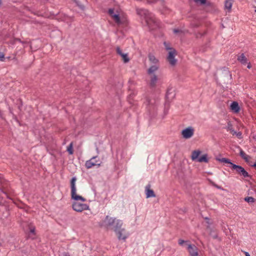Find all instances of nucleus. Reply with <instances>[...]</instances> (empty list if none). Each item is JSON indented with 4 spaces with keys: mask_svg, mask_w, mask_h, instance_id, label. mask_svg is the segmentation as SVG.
<instances>
[{
    "mask_svg": "<svg viewBox=\"0 0 256 256\" xmlns=\"http://www.w3.org/2000/svg\"><path fill=\"white\" fill-rule=\"evenodd\" d=\"M186 242V241H185L184 240H178V244L180 246H182Z\"/></svg>",
    "mask_w": 256,
    "mask_h": 256,
    "instance_id": "7c9ffc66",
    "label": "nucleus"
},
{
    "mask_svg": "<svg viewBox=\"0 0 256 256\" xmlns=\"http://www.w3.org/2000/svg\"><path fill=\"white\" fill-rule=\"evenodd\" d=\"M215 186H216V188H218V189H221V188H220V186H217V185H215Z\"/></svg>",
    "mask_w": 256,
    "mask_h": 256,
    "instance_id": "4c0bfd02",
    "label": "nucleus"
},
{
    "mask_svg": "<svg viewBox=\"0 0 256 256\" xmlns=\"http://www.w3.org/2000/svg\"><path fill=\"white\" fill-rule=\"evenodd\" d=\"M187 249L190 256H198V248L194 244H188Z\"/></svg>",
    "mask_w": 256,
    "mask_h": 256,
    "instance_id": "9d476101",
    "label": "nucleus"
},
{
    "mask_svg": "<svg viewBox=\"0 0 256 256\" xmlns=\"http://www.w3.org/2000/svg\"><path fill=\"white\" fill-rule=\"evenodd\" d=\"M240 156L246 162H248L250 158V156L246 154V153L241 148H240Z\"/></svg>",
    "mask_w": 256,
    "mask_h": 256,
    "instance_id": "4be33fe9",
    "label": "nucleus"
},
{
    "mask_svg": "<svg viewBox=\"0 0 256 256\" xmlns=\"http://www.w3.org/2000/svg\"><path fill=\"white\" fill-rule=\"evenodd\" d=\"M175 96V94L174 93V90L172 88H168L166 94V102H169L170 100H171L172 98H174Z\"/></svg>",
    "mask_w": 256,
    "mask_h": 256,
    "instance_id": "ddd939ff",
    "label": "nucleus"
},
{
    "mask_svg": "<svg viewBox=\"0 0 256 256\" xmlns=\"http://www.w3.org/2000/svg\"><path fill=\"white\" fill-rule=\"evenodd\" d=\"M16 41H18V42H21V40H20V39H18V38H16Z\"/></svg>",
    "mask_w": 256,
    "mask_h": 256,
    "instance_id": "58836bf2",
    "label": "nucleus"
},
{
    "mask_svg": "<svg viewBox=\"0 0 256 256\" xmlns=\"http://www.w3.org/2000/svg\"><path fill=\"white\" fill-rule=\"evenodd\" d=\"M226 129L228 131H230L233 135L236 134L238 138H241L242 133L240 132H236L234 131L232 124L230 122L228 124Z\"/></svg>",
    "mask_w": 256,
    "mask_h": 256,
    "instance_id": "4468645a",
    "label": "nucleus"
},
{
    "mask_svg": "<svg viewBox=\"0 0 256 256\" xmlns=\"http://www.w3.org/2000/svg\"><path fill=\"white\" fill-rule=\"evenodd\" d=\"M237 59L242 64H247V58L245 56L244 54H242L238 56Z\"/></svg>",
    "mask_w": 256,
    "mask_h": 256,
    "instance_id": "6ab92c4d",
    "label": "nucleus"
},
{
    "mask_svg": "<svg viewBox=\"0 0 256 256\" xmlns=\"http://www.w3.org/2000/svg\"><path fill=\"white\" fill-rule=\"evenodd\" d=\"M112 18L114 20L115 22L118 24H124L125 22V20L123 18H121L118 14H116L112 15Z\"/></svg>",
    "mask_w": 256,
    "mask_h": 256,
    "instance_id": "2eb2a0df",
    "label": "nucleus"
},
{
    "mask_svg": "<svg viewBox=\"0 0 256 256\" xmlns=\"http://www.w3.org/2000/svg\"><path fill=\"white\" fill-rule=\"evenodd\" d=\"M136 11V14L145 20L150 29L154 30L158 26V22L153 14L142 8H138Z\"/></svg>",
    "mask_w": 256,
    "mask_h": 256,
    "instance_id": "f03ea898",
    "label": "nucleus"
},
{
    "mask_svg": "<svg viewBox=\"0 0 256 256\" xmlns=\"http://www.w3.org/2000/svg\"><path fill=\"white\" fill-rule=\"evenodd\" d=\"M4 54L0 52V60L4 61Z\"/></svg>",
    "mask_w": 256,
    "mask_h": 256,
    "instance_id": "2f4dec72",
    "label": "nucleus"
},
{
    "mask_svg": "<svg viewBox=\"0 0 256 256\" xmlns=\"http://www.w3.org/2000/svg\"><path fill=\"white\" fill-rule=\"evenodd\" d=\"M218 160L221 162L230 164L231 168H232V164H234L229 159L226 158H222L218 159Z\"/></svg>",
    "mask_w": 256,
    "mask_h": 256,
    "instance_id": "5701e85b",
    "label": "nucleus"
},
{
    "mask_svg": "<svg viewBox=\"0 0 256 256\" xmlns=\"http://www.w3.org/2000/svg\"><path fill=\"white\" fill-rule=\"evenodd\" d=\"M194 134V129L192 127H188L182 131V138L185 139H188L192 138Z\"/></svg>",
    "mask_w": 256,
    "mask_h": 256,
    "instance_id": "1a4fd4ad",
    "label": "nucleus"
},
{
    "mask_svg": "<svg viewBox=\"0 0 256 256\" xmlns=\"http://www.w3.org/2000/svg\"><path fill=\"white\" fill-rule=\"evenodd\" d=\"M145 191L146 198L156 197L154 190L150 189V184L146 186Z\"/></svg>",
    "mask_w": 256,
    "mask_h": 256,
    "instance_id": "9b49d317",
    "label": "nucleus"
},
{
    "mask_svg": "<svg viewBox=\"0 0 256 256\" xmlns=\"http://www.w3.org/2000/svg\"><path fill=\"white\" fill-rule=\"evenodd\" d=\"M201 154V151L200 150H194L192 152L191 158L193 161H196L199 162H208V158L207 154H204L200 157H198Z\"/></svg>",
    "mask_w": 256,
    "mask_h": 256,
    "instance_id": "39448f33",
    "label": "nucleus"
},
{
    "mask_svg": "<svg viewBox=\"0 0 256 256\" xmlns=\"http://www.w3.org/2000/svg\"><path fill=\"white\" fill-rule=\"evenodd\" d=\"M176 55V50L174 49H170V50L168 52L167 60L172 66H174L177 62V60L175 58Z\"/></svg>",
    "mask_w": 256,
    "mask_h": 256,
    "instance_id": "6e6552de",
    "label": "nucleus"
},
{
    "mask_svg": "<svg viewBox=\"0 0 256 256\" xmlns=\"http://www.w3.org/2000/svg\"><path fill=\"white\" fill-rule=\"evenodd\" d=\"M232 169L236 170L238 174L243 176L244 178H248L250 176V174L244 168L240 166L232 164Z\"/></svg>",
    "mask_w": 256,
    "mask_h": 256,
    "instance_id": "0eeeda50",
    "label": "nucleus"
},
{
    "mask_svg": "<svg viewBox=\"0 0 256 256\" xmlns=\"http://www.w3.org/2000/svg\"><path fill=\"white\" fill-rule=\"evenodd\" d=\"M159 68V64H151L148 70V74H152Z\"/></svg>",
    "mask_w": 256,
    "mask_h": 256,
    "instance_id": "f3484780",
    "label": "nucleus"
},
{
    "mask_svg": "<svg viewBox=\"0 0 256 256\" xmlns=\"http://www.w3.org/2000/svg\"><path fill=\"white\" fill-rule=\"evenodd\" d=\"M96 157L97 156H93L91 159L87 160L86 162L85 166L87 168L89 169L92 168L93 166L100 165V164H97L96 162L94 161Z\"/></svg>",
    "mask_w": 256,
    "mask_h": 256,
    "instance_id": "f8f14e48",
    "label": "nucleus"
},
{
    "mask_svg": "<svg viewBox=\"0 0 256 256\" xmlns=\"http://www.w3.org/2000/svg\"><path fill=\"white\" fill-rule=\"evenodd\" d=\"M232 5V0H226L224 2V8L228 11L231 10Z\"/></svg>",
    "mask_w": 256,
    "mask_h": 256,
    "instance_id": "412c9836",
    "label": "nucleus"
},
{
    "mask_svg": "<svg viewBox=\"0 0 256 256\" xmlns=\"http://www.w3.org/2000/svg\"><path fill=\"white\" fill-rule=\"evenodd\" d=\"M230 108L232 112H238L240 111V108L238 103L236 102H233L230 104Z\"/></svg>",
    "mask_w": 256,
    "mask_h": 256,
    "instance_id": "a211bd4d",
    "label": "nucleus"
},
{
    "mask_svg": "<svg viewBox=\"0 0 256 256\" xmlns=\"http://www.w3.org/2000/svg\"><path fill=\"white\" fill-rule=\"evenodd\" d=\"M108 14L112 18V15L115 14L114 13V8H110L108 10Z\"/></svg>",
    "mask_w": 256,
    "mask_h": 256,
    "instance_id": "cd10ccee",
    "label": "nucleus"
},
{
    "mask_svg": "<svg viewBox=\"0 0 256 256\" xmlns=\"http://www.w3.org/2000/svg\"><path fill=\"white\" fill-rule=\"evenodd\" d=\"M146 108L150 114H153L157 109L158 104V100L154 98L146 97L144 102Z\"/></svg>",
    "mask_w": 256,
    "mask_h": 256,
    "instance_id": "7ed1b4c3",
    "label": "nucleus"
},
{
    "mask_svg": "<svg viewBox=\"0 0 256 256\" xmlns=\"http://www.w3.org/2000/svg\"><path fill=\"white\" fill-rule=\"evenodd\" d=\"M196 3H199L201 4H204L206 3V0H194Z\"/></svg>",
    "mask_w": 256,
    "mask_h": 256,
    "instance_id": "c85d7f7f",
    "label": "nucleus"
},
{
    "mask_svg": "<svg viewBox=\"0 0 256 256\" xmlns=\"http://www.w3.org/2000/svg\"><path fill=\"white\" fill-rule=\"evenodd\" d=\"M72 209L78 212H82L84 210H88L89 206L86 204L80 203L78 202H74L72 203Z\"/></svg>",
    "mask_w": 256,
    "mask_h": 256,
    "instance_id": "423d86ee",
    "label": "nucleus"
},
{
    "mask_svg": "<svg viewBox=\"0 0 256 256\" xmlns=\"http://www.w3.org/2000/svg\"><path fill=\"white\" fill-rule=\"evenodd\" d=\"M73 148V142H71L68 146L67 147L66 150L70 154H72L74 153V151L72 150Z\"/></svg>",
    "mask_w": 256,
    "mask_h": 256,
    "instance_id": "b1692460",
    "label": "nucleus"
},
{
    "mask_svg": "<svg viewBox=\"0 0 256 256\" xmlns=\"http://www.w3.org/2000/svg\"><path fill=\"white\" fill-rule=\"evenodd\" d=\"M253 166L256 168V163H255L254 164H253Z\"/></svg>",
    "mask_w": 256,
    "mask_h": 256,
    "instance_id": "a19ab883",
    "label": "nucleus"
},
{
    "mask_svg": "<svg viewBox=\"0 0 256 256\" xmlns=\"http://www.w3.org/2000/svg\"><path fill=\"white\" fill-rule=\"evenodd\" d=\"M244 200L248 203H252L254 202L255 199L252 196H248L244 198Z\"/></svg>",
    "mask_w": 256,
    "mask_h": 256,
    "instance_id": "393cba45",
    "label": "nucleus"
},
{
    "mask_svg": "<svg viewBox=\"0 0 256 256\" xmlns=\"http://www.w3.org/2000/svg\"><path fill=\"white\" fill-rule=\"evenodd\" d=\"M0 190L1 191V192L4 193V194H6L2 190Z\"/></svg>",
    "mask_w": 256,
    "mask_h": 256,
    "instance_id": "79ce46f5",
    "label": "nucleus"
},
{
    "mask_svg": "<svg viewBox=\"0 0 256 256\" xmlns=\"http://www.w3.org/2000/svg\"><path fill=\"white\" fill-rule=\"evenodd\" d=\"M164 45L165 46L166 50H169L170 51V49H174L173 48H170L169 46V44L168 43H166V42H164Z\"/></svg>",
    "mask_w": 256,
    "mask_h": 256,
    "instance_id": "c756f323",
    "label": "nucleus"
},
{
    "mask_svg": "<svg viewBox=\"0 0 256 256\" xmlns=\"http://www.w3.org/2000/svg\"><path fill=\"white\" fill-rule=\"evenodd\" d=\"M148 59L150 62V64H158V60L156 57L152 54L148 55Z\"/></svg>",
    "mask_w": 256,
    "mask_h": 256,
    "instance_id": "aec40b11",
    "label": "nucleus"
},
{
    "mask_svg": "<svg viewBox=\"0 0 256 256\" xmlns=\"http://www.w3.org/2000/svg\"><path fill=\"white\" fill-rule=\"evenodd\" d=\"M247 64H248V66H247L248 68L250 69L252 68L250 62H248V63L247 62Z\"/></svg>",
    "mask_w": 256,
    "mask_h": 256,
    "instance_id": "f704fd0d",
    "label": "nucleus"
},
{
    "mask_svg": "<svg viewBox=\"0 0 256 256\" xmlns=\"http://www.w3.org/2000/svg\"><path fill=\"white\" fill-rule=\"evenodd\" d=\"M76 178L73 177L70 180V188H71V197L72 198L76 201L85 202L86 199L82 196L78 195L76 194Z\"/></svg>",
    "mask_w": 256,
    "mask_h": 256,
    "instance_id": "20e7f679",
    "label": "nucleus"
},
{
    "mask_svg": "<svg viewBox=\"0 0 256 256\" xmlns=\"http://www.w3.org/2000/svg\"><path fill=\"white\" fill-rule=\"evenodd\" d=\"M173 32L174 33L176 34V33L179 32H180V30L178 29H174Z\"/></svg>",
    "mask_w": 256,
    "mask_h": 256,
    "instance_id": "72a5a7b5",
    "label": "nucleus"
},
{
    "mask_svg": "<svg viewBox=\"0 0 256 256\" xmlns=\"http://www.w3.org/2000/svg\"><path fill=\"white\" fill-rule=\"evenodd\" d=\"M217 237H218L217 236H214V238H216Z\"/></svg>",
    "mask_w": 256,
    "mask_h": 256,
    "instance_id": "c03bdc74",
    "label": "nucleus"
},
{
    "mask_svg": "<svg viewBox=\"0 0 256 256\" xmlns=\"http://www.w3.org/2000/svg\"><path fill=\"white\" fill-rule=\"evenodd\" d=\"M150 85L152 88H154L158 80V76L154 74H150Z\"/></svg>",
    "mask_w": 256,
    "mask_h": 256,
    "instance_id": "dca6fc26",
    "label": "nucleus"
},
{
    "mask_svg": "<svg viewBox=\"0 0 256 256\" xmlns=\"http://www.w3.org/2000/svg\"><path fill=\"white\" fill-rule=\"evenodd\" d=\"M104 222L106 226H113L114 230L116 234L118 240L125 241L129 236L128 232H126L124 228H122L123 224L122 220L107 216Z\"/></svg>",
    "mask_w": 256,
    "mask_h": 256,
    "instance_id": "f257e3e1",
    "label": "nucleus"
},
{
    "mask_svg": "<svg viewBox=\"0 0 256 256\" xmlns=\"http://www.w3.org/2000/svg\"><path fill=\"white\" fill-rule=\"evenodd\" d=\"M2 111L0 110V116H2Z\"/></svg>",
    "mask_w": 256,
    "mask_h": 256,
    "instance_id": "ea45409f",
    "label": "nucleus"
},
{
    "mask_svg": "<svg viewBox=\"0 0 256 256\" xmlns=\"http://www.w3.org/2000/svg\"><path fill=\"white\" fill-rule=\"evenodd\" d=\"M2 4V0H0V5Z\"/></svg>",
    "mask_w": 256,
    "mask_h": 256,
    "instance_id": "37998d69",
    "label": "nucleus"
},
{
    "mask_svg": "<svg viewBox=\"0 0 256 256\" xmlns=\"http://www.w3.org/2000/svg\"><path fill=\"white\" fill-rule=\"evenodd\" d=\"M244 254H245L246 256H248L250 254L249 253L247 252H244Z\"/></svg>",
    "mask_w": 256,
    "mask_h": 256,
    "instance_id": "c9c22d12",
    "label": "nucleus"
},
{
    "mask_svg": "<svg viewBox=\"0 0 256 256\" xmlns=\"http://www.w3.org/2000/svg\"><path fill=\"white\" fill-rule=\"evenodd\" d=\"M116 51L118 54L120 56H122L124 53L122 52V50H120V47H117L116 48Z\"/></svg>",
    "mask_w": 256,
    "mask_h": 256,
    "instance_id": "bb28decb",
    "label": "nucleus"
},
{
    "mask_svg": "<svg viewBox=\"0 0 256 256\" xmlns=\"http://www.w3.org/2000/svg\"><path fill=\"white\" fill-rule=\"evenodd\" d=\"M244 254H245L246 256H248L250 254L249 253L247 252H244Z\"/></svg>",
    "mask_w": 256,
    "mask_h": 256,
    "instance_id": "e433bc0d",
    "label": "nucleus"
},
{
    "mask_svg": "<svg viewBox=\"0 0 256 256\" xmlns=\"http://www.w3.org/2000/svg\"><path fill=\"white\" fill-rule=\"evenodd\" d=\"M30 232L32 234H34L35 232V228H32L30 229Z\"/></svg>",
    "mask_w": 256,
    "mask_h": 256,
    "instance_id": "473e14b6",
    "label": "nucleus"
},
{
    "mask_svg": "<svg viewBox=\"0 0 256 256\" xmlns=\"http://www.w3.org/2000/svg\"><path fill=\"white\" fill-rule=\"evenodd\" d=\"M121 56L124 62L126 63L129 62L130 59L128 56L127 54H124Z\"/></svg>",
    "mask_w": 256,
    "mask_h": 256,
    "instance_id": "a878e982",
    "label": "nucleus"
}]
</instances>
